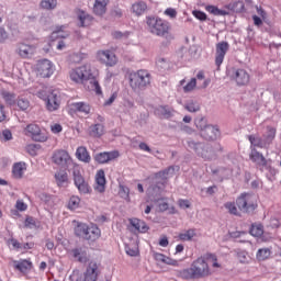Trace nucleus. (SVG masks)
Here are the masks:
<instances>
[{"instance_id": "1", "label": "nucleus", "mask_w": 281, "mask_h": 281, "mask_svg": "<svg viewBox=\"0 0 281 281\" xmlns=\"http://www.w3.org/2000/svg\"><path fill=\"white\" fill-rule=\"evenodd\" d=\"M70 80L76 85H85V82L90 80V85L92 86L93 91H95L97 95H102V88L100 87V82L93 79V74L91 72V66L82 65L77 68H74L69 72Z\"/></svg>"}, {"instance_id": "2", "label": "nucleus", "mask_w": 281, "mask_h": 281, "mask_svg": "<svg viewBox=\"0 0 281 281\" xmlns=\"http://www.w3.org/2000/svg\"><path fill=\"white\" fill-rule=\"evenodd\" d=\"M212 276V269L204 257L195 259L190 268L181 271V277L184 280H201L203 278H210Z\"/></svg>"}, {"instance_id": "3", "label": "nucleus", "mask_w": 281, "mask_h": 281, "mask_svg": "<svg viewBox=\"0 0 281 281\" xmlns=\"http://www.w3.org/2000/svg\"><path fill=\"white\" fill-rule=\"evenodd\" d=\"M147 30L155 36H166L170 32V23L158 16L146 18Z\"/></svg>"}, {"instance_id": "4", "label": "nucleus", "mask_w": 281, "mask_h": 281, "mask_svg": "<svg viewBox=\"0 0 281 281\" xmlns=\"http://www.w3.org/2000/svg\"><path fill=\"white\" fill-rule=\"evenodd\" d=\"M130 85L134 91H144L150 87V72L148 70H138L130 75Z\"/></svg>"}, {"instance_id": "5", "label": "nucleus", "mask_w": 281, "mask_h": 281, "mask_svg": "<svg viewBox=\"0 0 281 281\" xmlns=\"http://www.w3.org/2000/svg\"><path fill=\"white\" fill-rule=\"evenodd\" d=\"M37 95L41 98V100L46 102V109L50 113H54V111H58V109H60V92L58 90H53L48 93L45 91H40Z\"/></svg>"}, {"instance_id": "6", "label": "nucleus", "mask_w": 281, "mask_h": 281, "mask_svg": "<svg viewBox=\"0 0 281 281\" xmlns=\"http://www.w3.org/2000/svg\"><path fill=\"white\" fill-rule=\"evenodd\" d=\"M187 146L191 150H194L198 157H202V159H206L207 161H210V159H212L214 155V151H212V147L205 145V143L189 139L187 142Z\"/></svg>"}, {"instance_id": "7", "label": "nucleus", "mask_w": 281, "mask_h": 281, "mask_svg": "<svg viewBox=\"0 0 281 281\" xmlns=\"http://www.w3.org/2000/svg\"><path fill=\"white\" fill-rule=\"evenodd\" d=\"M236 203L240 212H246L247 214H250V212H254L258 207L256 195L249 193H241L237 198Z\"/></svg>"}, {"instance_id": "8", "label": "nucleus", "mask_w": 281, "mask_h": 281, "mask_svg": "<svg viewBox=\"0 0 281 281\" xmlns=\"http://www.w3.org/2000/svg\"><path fill=\"white\" fill-rule=\"evenodd\" d=\"M74 183L79 191V194H91V186L85 180L80 172V167L75 166L72 169Z\"/></svg>"}, {"instance_id": "9", "label": "nucleus", "mask_w": 281, "mask_h": 281, "mask_svg": "<svg viewBox=\"0 0 281 281\" xmlns=\"http://www.w3.org/2000/svg\"><path fill=\"white\" fill-rule=\"evenodd\" d=\"M26 137H31L33 142L45 143L48 139L47 132L41 130V126L31 123L24 128Z\"/></svg>"}, {"instance_id": "10", "label": "nucleus", "mask_w": 281, "mask_h": 281, "mask_svg": "<svg viewBox=\"0 0 281 281\" xmlns=\"http://www.w3.org/2000/svg\"><path fill=\"white\" fill-rule=\"evenodd\" d=\"M52 161L56 166H60L61 168H67L69 164H71V156L69 151L65 149H57L53 153Z\"/></svg>"}, {"instance_id": "11", "label": "nucleus", "mask_w": 281, "mask_h": 281, "mask_svg": "<svg viewBox=\"0 0 281 281\" xmlns=\"http://www.w3.org/2000/svg\"><path fill=\"white\" fill-rule=\"evenodd\" d=\"M249 159L258 166L261 172H265V170H269V168H271L267 161V158H265V156L260 154V151H258L256 148L251 149Z\"/></svg>"}, {"instance_id": "12", "label": "nucleus", "mask_w": 281, "mask_h": 281, "mask_svg": "<svg viewBox=\"0 0 281 281\" xmlns=\"http://www.w3.org/2000/svg\"><path fill=\"white\" fill-rule=\"evenodd\" d=\"M229 52V43L221 42L216 44L215 49V65L217 68H221L223 61L225 60V55Z\"/></svg>"}, {"instance_id": "13", "label": "nucleus", "mask_w": 281, "mask_h": 281, "mask_svg": "<svg viewBox=\"0 0 281 281\" xmlns=\"http://www.w3.org/2000/svg\"><path fill=\"white\" fill-rule=\"evenodd\" d=\"M97 57L101 63L106 65V67H115V65H117V57L111 50H99Z\"/></svg>"}, {"instance_id": "14", "label": "nucleus", "mask_w": 281, "mask_h": 281, "mask_svg": "<svg viewBox=\"0 0 281 281\" xmlns=\"http://www.w3.org/2000/svg\"><path fill=\"white\" fill-rule=\"evenodd\" d=\"M200 136L206 142H216L221 137V130L218 126L210 124L205 130H202Z\"/></svg>"}, {"instance_id": "15", "label": "nucleus", "mask_w": 281, "mask_h": 281, "mask_svg": "<svg viewBox=\"0 0 281 281\" xmlns=\"http://www.w3.org/2000/svg\"><path fill=\"white\" fill-rule=\"evenodd\" d=\"M98 276H100V267L95 261H91L83 273V281H98Z\"/></svg>"}, {"instance_id": "16", "label": "nucleus", "mask_w": 281, "mask_h": 281, "mask_svg": "<svg viewBox=\"0 0 281 281\" xmlns=\"http://www.w3.org/2000/svg\"><path fill=\"white\" fill-rule=\"evenodd\" d=\"M35 52L36 47H34V45L25 43L16 44L15 54H18L20 58H30V56H34Z\"/></svg>"}, {"instance_id": "17", "label": "nucleus", "mask_w": 281, "mask_h": 281, "mask_svg": "<svg viewBox=\"0 0 281 281\" xmlns=\"http://www.w3.org/2000/svg\"><path fill=\"white\" fill-rule=\"evenodd\" d=\"M37 72L42 78H49L54 74V65L48 59H42L37 63Z\"/></svg>"}, {"instance_id": "18", "label": "nucleus", "mask_w": 281, "mask_h": 281, "mask_svg": "<svg viewBox=\"0 0 281 281\" xmlns=\"http://www.w3.org/2000/svg\"><path fill=\"white\" fill-rule=\"evenodd\" d=\"M120 157V151L113 150V151H103L94 155V161L97 164H109V161H114V159H117Z\"/></svg>"}, {"instance_id": "19", "label": "nucleus", "mask_w": 281, "mask_h": 281, "mask_svg": "<svg viewBox=\"0 0 281 281\" xmlns=\"http://www.w3.org/2000/svg\"><path fill=\"white\" fill-rule=\"evenodd\" d=\"M233 78L235 82L238 85V87H245L246 85H249L250 76L247 70L239 68L234 71Z\"/></svg>"}, {"instance_id": "20", "label": "nucleus", "mask_w": 281, "mask_h": 281, "mask_svg": "<svg viewBox=\"0 0 281 281\" xmlns=\"http://www.w3.org/2000/svg\"><path fill=\"white\" fill-rule=\"evenodd\" d=\"M55 183L58 188H67L69 186V175L66 170H58L54 175Z\"/></svg>"}, {"instance_id": "21", "label": "nucleus", "mask_w": 281, "mask_h": 281, "mask_svg": "<svg viewBox=\"0 0 281 281\" xmlns=\"http://www.w3.org/2000/svg\"><path fill=\"white\" fill-rule=\"evenodd\" d=\"M100 236H102L100 227H98V225H91L90 228H88L87 236L83 237V240H88V243H95Z\"/></svg>"}, {"instance_id": "22", "label": "nucleus", "mask_w": 281, "mask_h": 281, "mask_svg": "<svg viewBox=\"0 0 281 281\" xmlns=\"http://www.w3.org/2000/svg\"><path fill=\"white\" fill-rule=\"evenodd\" d=\"M70 110L74 111V113L89 115V113H91V105L87 102H74L70 104Z\"/></svg>"}, {"instance_id": "23", "label": "nucleus", "mask_w": 281, "mask_h": 281, "mask_svg": "<svg viewBox=\"0 0 281 281\" xmlns=\"http://www.w3.org/2000/svg\"><path fill=\"white\" fill-rule=\"evenodd\" d=\"M95 190L97 192H104L106 190V177L104 175V170L100 169L95 175Z\"/></svg>"}, {"instance_id": "24", "label": "nucleus", "mask_w": 281, "mask_h": 281, "mask_svg": "<svg viewBox=\"0 0 281 281\" xmlns=\"http://www.w3.org/2000/svg\"><path fill=\"white\" fill-rule=\"evenodd\" d=\"M172 175H175V167L170 166L168 168H166L165 170L158 171L155 175V179H161V186H168V178L172 177Z\"/></svg>"}, {"instance_id": "25", "label": "nucleus", "mask_w": 281, "mask_h": 281, "mask_svg": "<svg viewBox=\"0 0 281 281\" xmlns=\"http://www.w3.org/2000/svg\"><path fill=\"white\" fill-rule=\"evenodd\" d=\"M130 224L132 225V227L136 229V232H139L140 234H146V232L150 229V227H148V224H146V222L136 217L131 218Z\"/></svg>"}, {"instance_id": "26", "label": "nucleus", "mask_w": 281, "mask_h": 281, "mask_svg": "<svg viewBox=\"0 0 281 281\" xmlns=\"http://www.w3.org/2000/svg\"><path fill=\"white\" fill-rule=\"evenodd\" d=\"M78 21H79V27H89L93 23V18L91 14L80 10L78 12Z\"/></svg>"}, {"instance_id": "27", "label": "nucleus", "mask_w": 281, "mask_h": 281, "mask_svg": "<svg viewBox=\"0 0 281 281\" xmlns=\"http://www.w3.org/2000/svg\"><path fill=\"white\" fill-rule=\"evenodd\" d=\"M27 170L25 162H15L12 167V175L14 179H23V175Z\"/></svg>"}, {"instance_id": "28", "label": "nucleus", "mask_w": 281, "mask_h": 281, "mask_svg": "<svg viewBox=\"0 0 281 281\" xmlns=\"http://www.w3.org/2000/svg\"><path fill=\"white\" fill-rule=\"evenodd\" d=\"M76 157L79 159V161H83V164H90L91 162V155H89V150H87V147L80 146L76 150Z\"/></svg>"}, {"instance_id": "29", "label": "nucleus", "mask_w": 281, "mask_h": 281, "mask_svg": "<svg viewBox=\"0 0 281 281\" xmlns=\"http://www.w3.org/2000/svg\"><path fill=\"white\" fill-rule=\"evenodd\" d=\"M146 10H148V4L144 1H137L132 4V12L136 16H142Z\"/></svg>"}, {"instance_id": "30", "label": "nucleus", "mask_w": 281, "mask_h": 281, "mask_svg": "<svg viewBox=\"0 0 281 281\" xmlns=\"http://www.w3.org/2000/svg\"><path fill=\"white\" fill-rule=\"evenodd\" d=\"M179 240L190 243L196 238V228H189L178 235Z\"/></svg>"}, {"instance_id": "31", "label": "nucleus", "mask_w": 281, "mask_h": 281, "mask_svg": "<svg viewBox=\"0 0 281 281\" xmlns=\"http://www.w3.org/2000/svg\"><path fill=\"white\" fill-rule=\"evenodd\" d=\"M248 139L255 148H267L269 146V143L265 138L256 137L254 135H249Z\"/></svg>"}, {"instance_id": "32", "label": "nucleus", "mask_w": 281, "mask_h": 281, "mask_svg": "<svg viewBox=\"0 0 281 281\" xmlns=\"http://www.w3.org/2000/svg\"><path fill=\"white\" fill-rule=\"evenodd\" d=\"M93 12L97 14V16H102V14L106 12V0H95Z\"/></svg>"}, {"instance_id": "33", "label": "nucleus", "mask_w": 281, "mask_h": 281, "mask_svg": "<svg viewBox=\"0 0 281 281\" xmlns=\"http://www.w3.org/2000/svg\"><path fill=\"white\" fill-rule=\"evenodd\" d=\"M206 12L213 14V16H227L229 12L223 9H218L216 5L209 4L205 7Z\"/></svg>"}, {"instance_id": "34", "label": "nucleus", "mask_w": 281, "mask_h": 281, "mask_svg": "<svg viewBox=\"0 0 281 281\" xmlns=\"http://www.w3.org/2000/svg\"><path fill=\"white\" fill-rule=\"evenodd\" d=\"M89 135L91 137H102L104 135V126L100 123L91 125L89 127Z\"/></svg>"}, {"instance_id": "35", "label": "nucleus", "mask_w": 281, "mask_h": 281, "mask_svg": "<svg viewBox=\"0 0 281 281\" xmlns=\"http://www.w3.org/2000/svg\"><path fill=\"white\" fill-rule=\"evenodd\" d=\"M91 226L85 224V223H79L77 224V226L75 227V236H77V238H82V240L85 239V236H87V232L89 231Z\"/></svg>"}, {"instance_id": "36", "label": "nucleus", "mask_w": 281, "mask_h": 281, "mask_svg": "<svg viewBox=\"0 0 281 281\" xmlns=\"http://www.w3.org/2000/svg\"><path fill=\"white\" fill-rule=\"evenodd\" d=\"M1 97L5 102L7 106H14L16 104V94L8 91H2Z\"/></svg>"}, {"instance_id": "37", "label": "nucleus", "mask_w": 281, "mask_h": 281, "mask_svg": "<svg viewBox=\"0 0 281 281\" xmlns=\"http://www.w3.org/2000/svg\"><path fill=\"white\" fill-rule=\"evenodd\" d=\"M71 254L74 258L78 260V262H87V250L82 248H74Z\"/></svg>"}, {"instance_id": "38", "label": "nucleus", "mask_w": 281, "mask_h": 281, "mask_svg": "<svg viewBox=\"0 0 281 281\" xmlns=\"http://www.w3.org/2000/svg\"><path fill=\"white\" fill-rule=\"evenodd\" d=\"M256 258H257V260H259V262H262L265 260H269V258H271V248H260V249H258V251L256 254Z\"/></svg>"}, {"instance_id": "39", "label": "nucleus", "mask_w": 281, "mask_h": 281, "mask_svg": "<svg viewBox=\"0 0 281 281\" xmlns=\"http://www.w3.org/2000/svg\"><path fill=\"white\" fill-rule=\"evenodd\" d=\"M249 234L255 238H260V236L265 234V226H262V224H252Z\"/></svg>"}, {"instance_id": "40", "label": "nucleus", "mask_w": 281, "mask_h": 281, "mask_svg": "<svg viewBox=\"0 0 281 281\" xmlns=\"http://www.w3.org/2000/svg\"><path fill=\"white\" fill-rule=\"evenodd\" d=\"M263 139L266 143H268V146L273 143V139H276V128L272 126H267V132L263 135Z\"/></svg>"}, {"instance_id": "41", "label": "nucleus", "mask_w": 281, "mask_h": 281, "mask_svg": "<svg viewBox=\"0 0 281 281\" xmlns=\"http://www.w3.org/2000/svg\"><path fill=\"white\" fill-rule=\"evenodd\" d=\"M194 124H195V127L198 128V131H200V135L210 125V124H207V119H205L203 116H200V117L195 119Z\"/></svg>"}, {"instance_id": "42", "label": "nucleus", "mask_w": 281, "mask_h": 281, "mask_svg": "<svg viewBox=\"0 0 281 281\" xmlns=\"http://www.w3.org/2000/svg\"><path fill=\"white\" fill-rule=\"evenodd\" d=\"M65 25L56 26L55 31L52 33V38H67L69 36L68 33H64Z\"/></svg>"}, {"instance_id": "43", "label": "nucleus", "mask_w": 281, "mask_h": 281, "mask_svg": "<svg viewBox=\"0 0 281 281\" xmlns=\"http://www.w3.org/2000/svg\"><path fill=\"white\" fill-rule=\"evenodd\" d=\"M57 5H58V0H42L41 1V8L43 10H56Z\"/></svg>"}, {"instance_id": "44", "label": "nucleus", "mask_w": 281, "mask_h": 281, "mask_svg": "<svg viewBox=\"0 0 281 281\" xmlns=\"http://www.w3.org/2000/svg\"><path fill=\"white\" fill-rule=\"evenodd\" d=\"M229 8L233 12L236 13L245 12V2L243 0L235 1L229 4Z\"/></svg>"}, {"instance_id": "45", "label": "nucleus", "mask_w": 281, "mask_h": 281, "mask_svg": "<svg viewBox=\"0 0 281 281\" xmlns=\"http://www.w3.org/2000/svg\"><path fill=\"white\" fill-rule=\"evenodd\" d=\"M15 269H18V271H21L22 273L29 271V269H32V261H27L26 259H24L15 265Z\"/></svg>"}, {"instance_id": "46", "label": "nucleus", "mask_w": 281, "mask_h": 281, "mask_svg": "<svg viewBox=\"0 0 281 281\" xmlns=\"http://www.w3.org/2000/svg\"><path fill=\"white\" fill-rule=\"evenodd\" d=\"M184 109H187L189 113H196L198 111H201V105L199 102L190 101L186 104Z\"/></svg>"}, {"instance_id": "47", "label": "nucleus", "mask_w": 281, "mask_h": 281, "mask_svg": "<svg viewBox=\"0 0 281 281\" xmlns=\"http://www.w3.org/2000/svg\"><path fill=\"white\" fill-rule=\"evenodd\" d=\"M16 104L20 111H27L30 109V100L25 98H19Z\"/></svg>"}, {"instance_id": "48", "label": "nucleus", "mask_w": 281, "mask_h": 281, "mask_svg": "<svg viewBox=\"0 0 281 281\" xmlns=\"http://www.w3.org/2000/svg\"><path fill=\"white\" fill-rule=\"evenodd\" d=\"M69 210H78L80 207V198L72 195L68 202Z\"/></svg>"}, {"instance_id": "49", "label": "nucleus", "mask_w": 281, "mask_h": 281, "mask_svg": "<svg viewBox=\"0 0 281 281\" xmlns=\"http://www.w3.org/2000/svg\"><path fill=\"white\" fill-rule=\"evenodd\" d=\"M26 153L32 157H36V153L41 149V145L37 144H30L25 147Z\"/></svg>"}, {"instance_id": "50", "label": "nucleus", "mask_w": 281, "mask_h": 281, "mask_svg": "<svg viewBox=\"0 0 281 281\" xmlns=\"http://www.w3.org/2000/svg\"><path fill=\"white\" fill-rule=\"evenodd\" d=\"M237 258L241 265H249V254L247 251L237 252Z\"/></svg>"}, {"instance_id": "51", "label": "nucleus", "mask_w": 281, "mask_h": 281, "mask_svg": "<svg viewBox=\"0 0 281 281\" xmlns=\"http://www.w3.org/2000/svg\"><path fill=\"white\" fill-rule=\"evenodd\" d=\"M224 207L228 210L229 214H233L234 216H238V209L236 207V204L234 202H226L224 204Z\"/></svg>"}, {"instance_id": "52", "label": "nucleus", "mask_w": 281, "mask_h": 281, "mask_svg": "<svg viewBox=\"0 0 281 281\" xmlns=\"http://www.w3.org/2000/svg\"><path fill=\"white\" fill-rule=\"evenodd\" d=\"M196 88V78H192L184 87L183 91L184 93H190V91H194Z\"/></svg>"}, {"instance_id": "53", "label": "nucleus", "mask_w": 281, "mask_h": 281, "mask_svg": "<svg viewBox=\"0 0 281 281\" xmlns=\"http://www.w3.org/2000/svg\"><path fill=\"white\" fill-rule=\"evenodd\" d=\"M156 65L158 67V69H170V63L167 61L166 58H159L157 61H156Z\"/></svg>"}, {"instance_id": "54", "label": "nucleus", "mask_w": 281, "mask_h": 281, "mask_svg": "<svg viewBox=\"0 0 281 281\" xmlns=\"http://www.w3.org/2000/svg\"><path fill=\"white\" fill-rule=\"evenodd\" d=\"M192 14L195 16V19H198V21H207V14H205L203 11L193 10Z\"/></svg>"}, {"instance_id": "55", "label": "nucleus", "mask_w": 281, "mask_h": 281, "mask_svg": "<svg viewBox=\"0 0 281 281\" xmlns=\"http://www.w3.org/2000/svg\"><path fill=\"white\" fill-rule=\"evenodd\" d=\"M120 194L122 196V199H130V194H131V189H128V187L121 184L120 186Z\"/></svg>"}, {"instance_id": "56", "label": "nucleus", "mask_w": 281, "mask_h": 281, "mask_svg": "<svg viewBox=\"0 0 281 281\" xmlns=\"http://www.w3.org/2000/svg\"><path fill=\"white\" fill-rule=\"evenodd\" d=\"M0 139H2V142H11V139H12V131L3 130L1 135H0Z\"/></svg>"}, {"instance_id": "57", "label": "nucleus", "mask_w": 281, "mask_h": 281, "mask_svg": "<svg viewBox=\"0 0 281 281\" xmlns=\"http://www.w3.org/2000/svg\"><path fill=\"white\" fill-rule=\"evenodd\" d=\"M158 113H160L164 117H170L172 115V112L170 111V109H168V106H164L160 105L157 109Z\"/></svg>"}, {"instance_id": "58", "label": "nucleus", "mask_w": 281, "mask_h": 281, "mask_svg": "<svg viewBox=\"0 0 281 281\" xmlns=\"http://www.w3.org/2000/svg\"><path fill=\"white\" fill-rule=\"evenodd\" d=\"M178 205L179 207H181V210H189V207L192 206V204L190 203V200H186V199L178 200Z\"/></svg>"}, {"instance_id": "59", "label": "nucleus", "mask_w": 281, "mask_h": 281, "mask_svg": "<svg viewBox=\"0 0 281 281\" xmlns=\"http://www.w3.org/2000/svg\"><path fill=\"white\" fill-rule=\"evenodd\" d=\"M162 182H164L162 179H156L153 190H158V192H164V190H166V186L161 184Z\"/></svg>"}, {"instance_id": "60", "label": "nucleus", "mask_w": 281, "mask_h": 281, "mask_svg": "<svg viewBox=\"0 0 281 281\" xmlns=\"http://www.w3.org/2000/svg\"><path fill=\"white\" fill-rule=\"evenodd\" d=\"M113 38H128V36H131L130 32H120V31H115L112 33Z\"/></svg>"}, {"instance_id": "61", "label": "nucleus", "mask_w": 281, "mask_h": 281, "mask_svg": "<svg viewBox=\"0 0 281 281\" xmlns=\"http://www.w3.org/2000/svg\"><path fill=\"white\" fill-rule=\"evenodd\" d=\"M165 265H169L170 267H179V261H177V259H172L168 256L165 257Z\"/></svg>"}, {"instance_id": "62", "label": "nucleus", "mask_w": 281, "mask_h": 281, "mask_svg": "<svg viewBox=\"0 0 281 281\" xmlns=\"http://www.w3.org/2000/svg\"><path fill=\"white\" fill-rule=\"evenodd\" d=\"M15 207L16 210H19V212H25V210H27V204H25L23 200H18L15 203Z\"/></svg>"}, {"instance_id": "63", "label": "nucleus", "mask_w": 281, "mask_h": 281, "mask_svg": "<svg viewBox=\"0 0 281 281\" xmlns=\"http://www.w3.org/2000/svg\"><path fill=\"white\" fill-rule=\"evenodd\" d=\"M38 199L42 200L43 203H49V201H52V195L46 192H42L38 193Z\"/></svg>"}, {"instance_id": "64", "label": "nucleus", "mask_w": 281, "mask_h": 281, "mask_svg": "<svg viewBox=\"0 0 281 281\" xmlns=\"http://www.w3.org/2000/svg\"><path fill=\"white\" fill-rule=\"evenodd\" d=\"M166 16H169V19H177V10L172 8H168L165 10Z\"/></svg>"}]
</instances>
